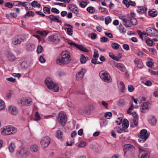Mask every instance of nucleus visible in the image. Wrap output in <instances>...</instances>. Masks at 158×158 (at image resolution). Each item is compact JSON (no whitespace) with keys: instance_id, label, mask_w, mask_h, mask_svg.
<instances>
[{"instance_id":"393cba45","label":"nucleus","mask_w":158,"mask_h":158,"mask_svg":"<svg viewBox=\"0 0 158 158\" xmlns=\"http://www.w3.org/2000/svg\"><path fill=\"white\" fill-rule=\"evenodd\" d=\"M115 66L120 71L122 72H124L126 70V68L124 65L121 63H117Z\"/></svg>"},{"instance_id":"2f4dec72","label":"nucleus","mask_w":158,"mask_h":158,"mask_svg":"<svg viewBox=\"0 0 158 158\" xmlns=\"http://www.w3.org/2000/svg\"><path fill=\"white\" fill-rule=\"evenodd\" d=\"M123 127H124L126 128H127L129 127V122L126 119H124L122 123Z\"/></svg>"},{"instance_id":"a878e982","label":"nucleus","mask_w":158,"mask_h":158,"mask_svg":"<svg viewBox=\"0 0 158 158\" xmlns=\"http://www.w3.org/2000/svg\"><path fill=\"white\" fill-rule=\"evenodd\" d=\"M30 149L32 152H37L38 150V147L37 145H33L31 146Z\"/></svg>"},{"instance_id":"0eeeda50","label":"nucleus","mask_w":158,"mask_h":158,"mask_svg":"<svg viewBox=\"0 0 158 158\" xmlns=\"http://www.w3.org/2000/svg\"><path fill=\"white\" fill-rule=\"evenodd\" d=\"M30 154L28 148H23L18 150L17 152V154L23 158L27 157Z\"/></svg>"},{"instance_id":"1a4fd4ad","label":"nucleus","mask_w":158,"mask_h":158,"mask_svg":"<svg viewBox=\"0 0 158 158\" xmlns=\"http://www.w3.org/2000/svg\"><path fill=\"white\" fill-rule=\"evenodd\" d=\"M58 34H55L49 36L48 38V40L49 41L54 42L57 43L59 41L60 38Z\"/></svg>"},{"instance_id":"0e129e2a","label":"nucleus","mask_w":158,"mask_h":158,"mask_svg":"<svg viewBox=\"0 0 158 158\" xmlns=\"http://www.w3.org/2000/svg\"><path fill=\"white\" fill-rule=\"evenodd\" d=\"M21 2L19 1H15L13 2V6H19L21 5Z\"/></svg>"},{"instance_id":"9d476101","label":"nucleus","mask_w":158,"mask_h":158,"mask_svg":"<svg viewBox=\"0 0 158 158\" xmlns=\"http://www.w3.org/2000/svg\"><path fill=\"white\" fill-rule=\"evenodd\" d=\"M21 104L23 106H29L32 104V101L31 98H23L21 100Z\"/></svg>"},{"instance_id":"4d7b16f0","label":"nucleus","mask_w":158,"mask_h":158,"mask_svg":"<svg viewBox=\"0 0 158 158\" xmlns=\"http://www.w3.org/2000/svg\"><path fill=\"white\" fill-rule=\"evenodd\" d=\"M73 30L72 29L70 28H67V33L70 35H73Z\"/></svg>"},{"instance_id":"72a5a7b5","label":"nucleus","mask_w":158,"mask_h":158,"mask_svg":"<svg viewBox=\"0 0 158 158\" xmlns=\"http://www.w3.org/2000/svg\"><path fill=\"white\" fill-rule=\"evenodd\" d=\"M37 33L38 34L40 35L41 36L44 37L46 36L48 34V32L45 30L42 31H37Z\"/></svg>"},{"instance_id":"69168bd1","label":"nucleus","mask_w":158,"mask_h":158,"mask_svg":"<svg viewBox=\"0 0 158 158\" xmlns=\"http://www.w3.org/2000/svg\"><path fill=\"white\" fill-rule=\"evenodd\" d=\"M6 80L8 81H10L13 83L15 82L16 81V79L12 77L7 78L6 79Z\"/></svg>"},{"instance_id":"ddd939ff","label":"nucleus","mask_w":158,"mask_h":158,"mask_svg":"<svg viewBox=\"0 0 158 158\" xmlns=\"http://www.w3.org/2000/svg\"><path fill=\"white\" fill-rule=\"evenodd\" d=\"M139 151L140 153L139 154V158H147V156H148V154L147 153H143L142 152L144 151V150L140 148H139Z\"/></svg>"},{"instance_id":"13d9d810","label":"nucleus","mask_w":158,"mask_h":158,"mask_svg":"<svg viewBox=\"0 0 158 158\" xmlns=\"http://www.w3.org/2000/svg\"><path fill=\"white\" fill-rule=\"evenodd\" d=\"M131 25H136L137 23V21L136 19L135 18H133L131 20Z\"/></svg>"},{"instance_id":"338daca9","label":"nucleus","mask_w":158,"mask_h":158,"mask_svg":"<svg viewBox=\"0 0 158 158\" xmlns=\"http://www.w3.org/2000/svg\"><path fill=\"white\" fill-rule=\"evenodd\" d=\"M105 35L107 36V37H109L110 38H112L113 37V35L112 34L109 32L106 31L105 33Z\"/></svg>"},{"instance_id":"bb28decb","label":"nucleus","mask_w":158,"mask_h":158,"mask_svg":"<svg viewBox=\"0 0 158 158\" xmlns=\"http://www.w3.org/2000/svg\"><path fill=\"white\" fill-rule=\"evenodd\" d=\"M148 109V107L147 103L146 102H144L141 106V112L142 113H144L145 112L144 111Z\"/></svg>"},{"instance_id":"412c9836","label":"nucleus","mask_w":158,"mask_h":158,"mask_svg":"<svg viewBox=\"0 0 158 158\" xmlns=\"http://www.w3.org/2000/svg\"><path fill=\"white\" fill-rule=\"evenodd\" d=\"M88 110H86V107L85 106L83 107H80L78 110L79 113L83 115L87 113Z\"/></svg>"},{"instance_id":"423d86ee","label":"nucleus","mask_w":158,"mask_h":158,"mask_svg":"<svg viewBox=\"0 0 158 158\" xmlns=\"http://www.w3.org/2000/svg\"><path fill=\"white\" fill-rule=\"evenodd\" d=\"M99 76L101 79L105 82L109 83L112 81V79L109 74L106 71H101L99 73Z\"/></svg>"},{"instance_id":"c9c22d12","label":"nucleus","mask_w":158,"mask_h":158,"mask_svg":"<svg viewBox=\"0 0 158 158\" xmlns=\"http://www.w3.org/2000/svg\"><path fill=\"white\" fill-rule=\"evenodd\" d=\"M69 8L71 11L73 12L76 13L77 15L78 14V11L77 9L74 8L72 6L69 5Z\"/></svg>"},{"instance_id":"79ce46f5","label":"nucleus","mask_w":158,"mask_h":158,"mask_svg":"<svg viewBox=\"0 0 158 158\" xmlns=\"http://www.w3.org/2000/svg\"><path fill=\"white\" fill-rule=\"evenodd\" d=\"M111 21V19L109 16L106 17L105 18V23L106 25L108 24Z\"/></svg>"},{"instance_id":"8fccbe9b","label":"nucleus","mask_w":158,"mask_h":158,"mask_svg":"<svg viewBox=\"0 0 158 158\" xmlns=\"http://www.w3.org/2000/svg\"><path fill=\"white\" fill-rule=\"evenodd\" d=\"M51 11L52 12L56 14H59L60 13L59 10L55 7H52V8Z\"/></svg>"},{"instance_id":"c85d7f7f","label":"nucleus","mask_w":158,"mask_h":158,"mask_svg":"<svg viewBox=\"0 0 158 158\" xmlns=\"http://www.w3.org/2000/svg\"><path fill=\"white\" fill-rule=\"evenodd\" d=\"M75 47L79 50L82 51L88 52V50L86 48L82 45L77 44V45Z\"/></svg>"},{"instance_id":"49530a36","label":"nucleus","mask_w":158,"mask_h":158,"mask_svg":"<svg viewBox=\"0 0 158 158\" xmlns=\"http://www.w3.org/2000/svg\"><path fill=\"white\" fill-rule=\"evenodd\" d=\"M35 118L34 120L37 121L40 120V116L38 112H36L35 114Z\"/></svg>"},{"instance_id":"4be33fe9","label":"nucleus","mask_w":158,"mask_h":158,"mask_svg":"<svg viewBox=\"0 0 158 158\" xmlns=\"http://www.w3.org/2000/svg\"><path fill=\"white\" fill-rule=\"evenodd\" d=\"M151 118L148 120L149 123L152 125L155 126L156 123L157 119L153 115L151 116Z\"/></svg>"},{"instance_id":"20e7f679","label":"nucleus","mask_w":158,"mask_h":158,"mask_svg":"<svg viewBox=\"0 0 158 158\" xmlns=\"http://www.w3.org/2000/svg\"><path fill=\"white\" fill-rule=\"evenodd\" d=\"M138 135L139 138V141L140 143H143L149 136L150 133L148 132L146 130L143 129L140 131Z\"/></svg>"},{"instance_id":"7c9ffc66","label":"nucleus","mask_w":158,"mask_h":158,"mask_svg":"<svg viewBox=\"0 0 158 158\" xmlns=\"http://www.w3.org/2000/svg\"><path fill=\"white\" fill-rule=\"evenodd\" d=\"M15 146L13 143H11L9 146V149L10 152H13L15 148Z\"/></svg>"},{"instance_id":"dca6fc26","label":"nucleus","mask_w":158,"mask_h":158,"mask_svg":"<svg viewBox=\"0 0 158 158\" xmlns=\"http://www.w3.org/2000/svg\"><path fill=\"white\" fill-rule=\"evenodd\" d=\"M6 55L8 59L10 61H12L15 60V56L12 53L10 52H6Z\"/></svg>"},{"instance_id":"bf43d9fd","label":"nucleus","mask_w":158,"mask_h":158,"mask_svg":"<svg viewBox=\"0 0 158 158\" xmlns=\"http://www.w3.org/2000/svg\"><path fill=\"white\" fill-rule=\"evenodd\" d=\"M5 5L6 7L9 8H12L13 6V4H12L10 2L6 3Z\"/></svg>"},{"instance_id":"4468645a","label":"nucleus","mask_w":158,"mask_h":158,"mask_svg":"<svg viewBox=\"0 0 158 158\" xmlns=\"http://www.w3.org/2000/svg\"><path fill=\"white\" fill-rule=\"evenodd\" d=\"M50 20L52 22H56L57 23H61V20H59L58 18V16H56L53 15H51L47 16Z\"/></svg>"},{"instance_id":"6ab92c4d","label":"nucleus","mask_w":158,"mask_h":158,"mask_svg":"<svg viewBox=\"0 0 158 158\" xmlns=\"http://www.w3.org/2000/svg\"><path fill=\"white\" fill-rule=\"evenodd\" d=\"M134 62L137 65V67L139 69H141L143 68V65L141 60L139 59H135Z\"/></svg>"},{"instance_id":"c756f323","label":"nucleus","mask_w":158,"mask_h":158,"mask_svg":"<svg viewBox=\"0 0 158 158\" xmlns=\"http://www.w3.org/2000/svg\"><path fill=\"white\" fill-rule=\"evenodd\" d=\"M35 46L34 44H29L27 46V49L28 51H31L35 49Z\"/></svg>"},{"instance_id":"5701e85b","label":"nucleus","mask_w":158,"mask_h":158,"mask_svg":"<svg viewBox=\"0 0 158 158\" xmlns=\"http://www.w3.org/2000/svg\"><path fill=\"white\" fill-rule=\"evenodd\" d=\"M156 30L155 28L148 27L146 31L149 35H153L155 34V32Z\"/></svg>"},{"instance_id":"de8ad7c7","label":"nucleus","mask_w":158,"mask_h":158,"mask_svg":"<svg viewBox=\"0 0 158 158\" xmlns=\"http://www.w3.org/2000/svg\"><path fill=\"white\" fill-rule=\"evenodd\" d=\"M90 37L92 40H94L97 38V34L94 33H91Z\"/></svg>"},{"instance_id":"a211bd4d","label":"nucleus","mask_w":158,"mask_h":158,"mask_svg":"<svg viewBox=\"0 0 158 158\" xmlns=\"http://www.w3.org/2000/svg\"><path fill=\"white\" fill-rule=\"evenodd\" d=\"M22 40V39L20 37L14 38L12 40V43L14 45H16L20 44Z\"/></svg>"},{"instance_id":"f8f14e48","label":"nucleus","mask_w":158,"mask_h":158,"mask_svg":"<svg viewBox=\"0 0 158 158\" xmlns=\"http://www.w3.org/2000/svg\"><path fill=\"white\" fill-rule=\"evenodd\" d=\"M85 70L82 69L77 73L76 78L77 80H80L83 77L84 74L85 73Z\"/></svg>"},{"instance_id":"3c124183","label":"nucleus","mask_w":158,"mask_h":158,"mask_svg":"<svg viewBox=\"0 0 158 158\" xmlns=\"http://www.w3.org/2000/svg\"><path fill=\"white\" fill-rule=\"evenodd\" d=\"M117 103L119 106H122L124 105L125 103L123 99H121Z\"/></svg>"},{"instance_id":"603ef678","label":"nucleus","mask_w":158,"mask_h":158,"mask_svg":"<svg viewBox=\"0 0 158 158\" xmlns=\"http://www.w3.org/2000/svg\"><path fill=\"white\" fill-rule=\"evenodd\" d=\"M57 74L59 76H62L64 74V73L62 70L59 69L58 70L57 73Z\"/></svg>"},{"instance_id":"58836bf2","label":"nucleus","mask_w":158,"mask_h":158,"mask_svg":"<svg viewBox=\"0 0 158 158\" xmlns=\"http://www.w3.org/2000/svg\"><path fill=\"white\" fill-rule=\"evenodd\" d=\"M63 132L60 130H59L56 132V137L58 139H61L62 137Z\"/></svg>"},{"instance_id":"4c0bfd02","label":"nucleus","mask_w":158,"mask_h":158,"mask_svg":"<svg viewBox=\"0 0 158 158\" xmlns=\"http://www.w3.org/2000/svg\"><path fill=\"white\" fill-rule=\"evenodd\" d=\"M98 58L94 57L92 58L91 60V63L94 64H101L102 63L101 62H98L97 61V60Z\"/></svg>"},{"instance_id":"c03bdc74","label":"nucleus","mask_w":158,"mask_h":158,"mask_svg":"<svg viewBox=\"0 0 158 158\" xmlns=\"http://www.w3.org/2000/svg\"><path fill=\"white\" fill-rule=\"evenodd\" d=\"M5 103L2 100H0V110H3L5 108Z\"/></svg>"},{"instance_id":"680f3d73","label":"nucleus","mask_w":158,"mask_h":158,"mask_svg":"<svg viewBox=\"0 0 158 158\" xmlns=\"http://www.w3.org/2000/svg\"><path fill=\"white\" fill-rule=\"evenodd\" d=\"M121 128L118 127H116L114 128V131L118 133H122V131L121 129Z\"/></svg>"},{"instance_id":"f03ea898","label":"nucleus","mask_w":158,"mask_h":158,"mask_svg":"<svg viewBox=\"0 0 158 158\" xmlns=\"http://www.w3.org/2000/svg\"><path fill=\"white\" fill-rule=\"evenodd\" d=\"M45 83L47 87L50 89H52L55 92L59 91V88L56 84L53 82L52 79L47 77L45 81Z\"/></svg>"},{"instance_id":"f3484780","label":"nucleus","mask_w":158,"mask_h":158,"mask_svg":"<svg viewBox=\"0 0 158 158\" xmlns=\"http://www.w3.org/2000/svg\"><path fill=\"white\" fill-rule=\"evenodd\" d=\"M147 10V8L144 6H138L137 9V11L139 13H146Z\"/></svg>"},{"instance_id":"864d4df0","label":"nucleus","mask_w":158,"mask_h":158,"mask_svg":"<svg viewBox=\"0 0 158 158\" xmlns=\"http://www.w3.org/2000/svg\"><path fill=\"white\" fill-rule=\"evenodd\" d=\"M98 51L96 49H95L94 50V54L93 55V57L95 58H98L99 57V54H98Z\"/></svg>"},{"instance_id":"5fc2aeb1","label":"nucleus","mask_w":158,"mask_h":158,"mask_svg":"<svg viewBox=\"0 0 158 158\" xmlns=\"http://www.w3.org/2000/svg\"><path fill=\"white\" fill-rule=\"evenodd\" d=\"M67 105L70 108H73L75 107V106L74 104L69 101L67 102Z\"/></svg>"},{"instance_id":"cd10ccee","label":"nucleus","mask_w":158,"mask_h":158,"mask_svg":"<svg viewBox=\"0 0 158 158\" xmlns=\"http://www.w3.org/2000/svg\"><path fill=\"white\" fill-rule=\"evenodd\" d=\"M124 21L123 22V25L126 27H131V21L125 19H123Z\"/></svg>"},{"instance_id":"2eb2a0df","label":"nucleus","mask_w":158,"mask_h":158,"mask_svg":"<svg viewBox=\"0 0 158 158\" xmlns=\"http://www.w3.org/2000/svg\"><path fill=\"white\" fill-rule=\"evenodd\" d=\"M123 2L126 5L127 7H129L130 5L134 6L135 5V2H133L131 0L128 1L127 0H123Z\"/></svg>"},{"instance_id":"774afa93","label":"nucleus","mask_w":158,"mask_h":158,"mask_svg":"<svg viewBox=\"0 0 158 158\" xmlns=\"http://www.w3.org/2000/svg\"><path fill=\"white\" fill-rule=\"evenodd\" d=\"M123 118L121 117H119L118 118V120L116 121V122L118 125H119L122 123H123Z\"/></svg>"},{"instance_id":"f257e3e1","label":"nucleus","mask_w":158,"mask_h":158,"mask_svg":"<svg viewBox=\"0 0 158 158\" xmlns=\"http://www.w3.org/2000/svg\"><path fill=\"white\" fill-rule=\"evenodd\" d=\"M71 60L70 52L67 51H65L61 52V57L56 60V63L58 64L64 65L68 64Z\"/></svg>"},{"instance_id":"6e6d98bb","label":"nucleus","mask_w":158,"mask_h":158,"mask_svg":"<svg viewBox=\"0 0 158 158\" xmlns=\"http://www.w3.org/2000/svg\"><path fill=\"white\" fill-rule=\"evenodd\" d=\"M86 144L85 142L82 141L78 144V147H83L86 146Z\"/></svg>"},{"instance_id":"7ed1b4c3","label":"nucleus","mask_w":158,"mask_h":158,"mask_svg":"<svg viewBox=\"0 0 158 158\" xmlns=\"http://www.w3.org/2000/svg\"><path fill=\"white\" fill-rule=\"evenodd\" d=\"M17 131L16 128L12 126L5 127L1 129V133L3 135H10L15 133Z\"/></svg>"},{"instance_id":"e2e57ef3","label":"nucleus","mask_w":158,"mask_h":158,"mask_svg":"<svg viewBox=\"0 0 158 158\" xmlns=\"http://www.w3.org/2000/svg\"><path fill=\"white\" fill-rule=\"evenodd\" d=\"M128 88L129 91L131 92H133L134 89V87L131 85H128Z\"/></svg>"},{"instance_id":"aec40b11","label":"nucleus","mask_w":158,"mask_h":158,"mask_svg":"<svg viewBox=\"0 0 158 158\" xmlns=\"http://www.w3.org/2000/svg\"><path fill=\"white\" fill-rule=\"evenodd\" d=\"M149 15L152 17H155L157 15V10L155 9H152L149 10L148 12Z\"/></svg>"},{"instance_id":"37998d69","label":"nucleus","mask_w":158,"mask_h":158,"mask_svg":"<svg viewBox=\"0 0 158 158\" xmlns=\"http://www.w3.org/2000/svg\"><path fill=\"white\" fill-rule=\"evenodd\" d=\"M43 49V47L41 45H39L38 46L37 49V53L38 54L41 53Z\"/></svg>"},{"instance_id":"052dcab7","label":"nucleus","mask_w":158,"mask_h":158,"mask_svg":"<svg viewBox=\"0 0 158 158\" xmlns=\"http://www.w3.org/2000/svg\"><path fill=\"white\" fill-rule=\"evenodd\" d=\"M112 113L110 112H107L105 114V117L107 119L109 118L110 117L112 116Z\"/></svg>"},{"instance_id":"a18cd8bd","label":"nucleus","mask_w":158,"mask_h":158,"mask_svg":"<svg viewBox=\"0 0 158 158\" xmlns=\"http://www.w3.org/2000/svg\"><path fill=\"white\" fill-rule=\"evenodd\" d=\"M120 84L122 86V87L121 89V92L123 93L124 92H125V87L124 83L123 81H121L120 82Z\"/></svg>"},{"instance_id":"f704fd0d","label":"nucleus","mask_w":158,"mask_h":158,"mask_svg":"<svg viewBox=\"0 0 158 158\" xmlns=\"http://www.w3.org/2000/svg\"><path fill=\"white\" fill-rule=\"evenodd\" d=\"M111 46L114 49L117 50L119 48L120 45L116 43H113Z\"/></svg>"},{"instance_id":"09e8293b","label":"nucleus","mask_w":158,"mask_h":158,"mask_svg":"<svg viewBox=\"0 0 158 158\" xmlns=\"http://www.w3.org/2000/svg\"><path fill=\"white\" fill-rule=\"evenodd\" d=\"M146 42L148 45L150 46H152L153 45V41L150 39L147 40Z\"/></svg>"},{"instance_id":"39448f33","label":"nucleus","mask_w":158,"mask_h":158,"mask_svg":"<svg viewBox=\"0 0 158 158\" xmlns=\"http://www.w3.org/2000/svg\"><path fill=\"white\" fill-rule=\"evenodd\" d=\"M57 119L59 123L62 126L65 125L66 123L67 119L66 115L65 113L63 111H60L57 117Z\"/></svg>"},{"instance_id":"6e6552de","label":"nucleus","mask_w":158,"mask_h":158,"mask_svg":"<svg viewBox=\"0 0 158 158\" xmlns=\"http://www.w3.org/2000/svg\"><path fill=\"white\" fill-rule=\"evenodd\" d=\"M51 139L48 136L43 138L41 141V144L44 148L47 147L50 143Z\"/></svg>"},{"instance_id":"ea45409f","label":"nucleus","mask_w":158,"mask_h":158,"mask_svg":"<svg viewBox=\"0 0 158 158\" xmlns=\"http://www.w3.org/2000/svg\"><path fill=\"white\" fill-rule=\"evenodd\" d=\"M34 15V13L32 11H27L26 14L25 15H24V18H26L27 16H28V17L30 16H33Z\"/></svg>"},{"instance_id":"9b49d317","label":"nucleus","mask_w":158,"mask_h":158,"mask_svg":"<svg viewBox=\"0 0 158 158\" xmlns=\"http://www.w3.org/2000/svg\"><path fill=\"white\" fill-rule=\"evenodd\" d=\"M8 111L10 113L14 115H17L18 113V109L13 106H10L9 107Z\"/></svg>"},{"instance_id":"b1692460","label":"nucleus","mask_w":158,"mask_h":158,"mask_svg":"<svg viewBox=\"0 0 158 158\" xmlns=\"http://www.w3.org/2000/svg\"><path fill=\"white\" fill-rule=\"evenodd\" d=\"M124 148L125 149L131 151H133L135 149V147L133 146L128 144H125Z\"/></svg>"},{"instance_id":"a19ab883","label":"nucleus","mask_w":158,"mask_h":158,"mask_svg":"<svg viewBox=\"0 0 158 158\" xmlns=\"http://www.w3.org/2000/svg\"><path fill=\"white\" fill-rule=\"evenodd\" d=\"M119 31L122 33H125L126 30L121 24L119 25Z\"/></svg>"},{"instance_id":"473e14b6","label":"nucleus","mask_w":158,"mask_h":158,"mask_svg":"<svg viewBox=\"0 0 158 158\" xmlns=\"http://www.w3.org/2000/svg\"><path fill=\"white\" fill-rule=\"evenodd\" d=\"M88 59V58L85 57L84 55L81 54L80 60L81 63L83 64L85 63Z\"/></svg>"},{"instance_id":"e433bc0d","label":"nucleus","mask_w":158,"mask_h":158,"mask_svg":"<svg viewBox=\"0 0 158 158\" xmlns=\"http://www.w3.org/2000/svg\"><path fill=\"white\" fill-rule=\"evenodd\" d=\"M43 10L44 12L46 14H49L51 13L50 9L48 7H44L43 9Z\"/></svg>"}]
</instances>
